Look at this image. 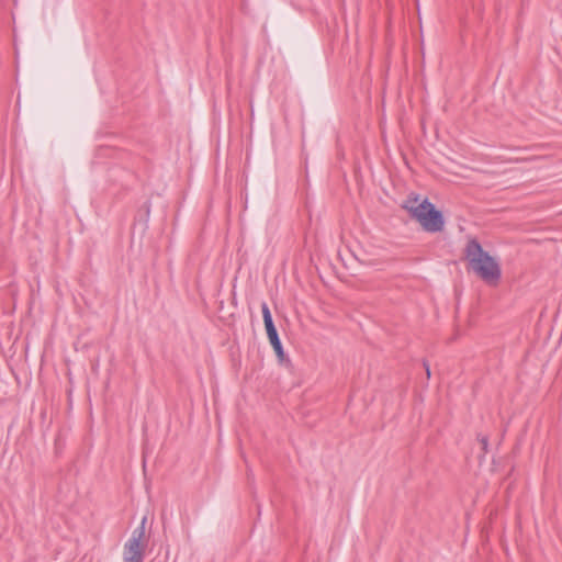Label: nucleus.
Here are the masks:
<instances>
[{
  "mask_svg": "<svg viewBox=\"0 0 562 562\" xmlns=\"http://www.w3.org/2000/svg\"><path fill=\"white\" fill-rule=\"evenodd\" d=\"M145 525L146 517H144L140 525L133 530L131 538L124 544V562H143L146 548Z\"/></svg>",
  "mask_w": 562,
  "mask_h": 562,
  "instance_id": "nucleus-3",
  "label": "nucleus"
},
{
  "mask_svg": "<svg viewBox=\"0 0 562 562\" xmlns=\"http://www.w3.org/2000/svg\"><path fill=\"white\" fill-rule=\"evenodd\" d=\"M414 220H416L422 228L427 233H440L445 228V218L441 211L437 210L435 205L423 199L419 209H413Z\"/></svg>",
  "mask_w": 562,
  "mask_h": 562,
  "instance_id": "nucleus-2",
  "label": "nucleus"
},
{
  "mask_svg": "<svg viewBox=\"0 0 562 562\" xmlns=\"http://www.w3.org/2000/svg\"><path fill=\"white\" fill-rule=\"evenodd\" d=\"M470 268L487 284L495 285L502 277L497 260L485 251L476 239H470L464 249Z\"/></svg>",
  "mask_w": 562,
  "mask_h": 562,
  "instance_id": "nucleus-1",
  "label": "nucleus"
},
{
  "mask_svg": "<svg viewBox=\"0 0 562 562\" xmlns=\"http://www.w3.org/2000/svg\"><path fill=\"white\" fill-rule=\"evenodd\" d=\"M424 367H425V370H426V374L429 378L430 376V368H429V366L426 362L424 363Z\"/></svg>",
  "mask_w": 562,
  "mask_h": 562,
  "instance_id": "nucleus-7",
  "label": "nucleus"
},
{
  "mask_svg": "<svg viewBox=\"0 0 562 562\" xmlns=\"http://www.w3.org/2000/svg\"><path fill=\"white\" fill-rule=\"evenodd\" d=\"M479 441L482 446L483 453L487 452L488 439L486 436H479Z\"/></svg>",
  "mask_w": 562,
  "mask_h": 562,
  "instance_id": "nucleus-6",
  "label": "nucleus"
},
{
  "mask_svg": "<svg viewBox=\"0 0 562 562\" xmlns=\"http://www.w3.org/2000/svg\"><path fill=\"white\" fill-rule=\"evenodd\" d=\"M422 201L423 200H419V198L416 195V196H408L404 204H403V209H405L409 215L412 216V218H414V211L413 209H419L420 207V204H422Z\"/></svg>",
  "mask_w": 562,
  "mask_h": 562,
  "instance_id": "nucleus-5",
  "label": "nucleus"
},
{
  "mask_svg": "<svg viewBox=\"0 0 562 562\" xmlns=\"http://www.w3.org/2000/svg\"><path fill=\"white\" fill-rule=\"evenodd\" d=\"M261 312H262L263 323H265V327L267 330L269 341H270L271 346L273 347V350L276 351L277 357L279 358L280 361H282L284 359L285 355H284V351L282 348L281 340L279 338L277 328L273 324L271 312L269 310V306L265 302L261 304Z\"/></svg>",
  "mask_w": 562,
  "mask_h": 562,
  "instance_id": "nucleus-4",
  "label": "nucleus"
}]
</instances>
